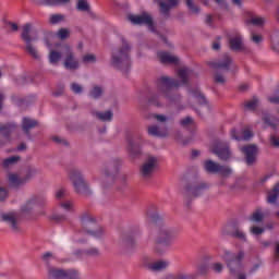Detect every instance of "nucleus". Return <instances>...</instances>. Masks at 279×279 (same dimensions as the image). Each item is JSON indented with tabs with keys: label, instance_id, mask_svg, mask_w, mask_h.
I'll use <instances>...</instances> for the list:
<instances>
[{
	"label": "nucleus",
	"instance_id": "f257e3e1",
	"mask_svg": "<svg viewBox=\"0 0 279 279\" xmlns=\"http://www.w3.org/2000/svg\"><path fill=\"white\" fill-rule=\"evenodd\" d=\"M178 77L180 78V82H178L177 80L170 78L169 76H161L157 81V87L159 88V94L150 97L149 105L160 108L166 105V101L173 100V98L170 97V90L172 88H178L186 84L191 77V70L187 68H181L180 70H178Z\"/></svg>",
	"mask_w": 279,
	"mask_h": 279
},
{
	"label": "nucleus",
	"instance_id": "f03ea898",
	"mask_svg": "<svg viewBox=\"0 0 279 279\" xmlns=\"http://www.w3.org/2000/svg\"><path fill=\"white\" fill-rule=\"evenodd\" d=\"M245 257V253L243 251H239L238 253H232L231 251L226 250L225 254L221 256V259L226 262V265L229 268V271L233 276H236V279H246V276L242 274L243 264L242 260Z\"/></svg>",
	"mask_w": 279,
	"mask_h": 279
},
{
	"label": "nucleus",
	"instance_id": "7ed1b4c3",
	"mask_svg": "<svg viewBox=\"0 0 279 279\" xmlns=\"http://www.w3.org/2000/svg\"><path fill=\"white\" fill-rule=\"evenodd\" d=\"M111 65L117 70H125L130 66V46L123 44L122 48L114 49L111 54Z\"/></svg>",
	"mask_w": 279,
	"mask_h": 279
},
{
	"label": "nucleus",
	"instance_id": "20e7f679",
	"mask_svg": "<svg viewBox=\"0 0 279 279\" xmlns=\"http://www.w3.org/2000/svg\"><path fill=\"white\" fill-rule=\"evenodd\" d=\"M64 38L66 37L50 36L44 38L45 47L50 50V53H48V62H50L51 65H58V62L61 60V52L56 49H60V41Z\"/></svg>",
	"mask_w": 279,
	"mask_h": 279
},
{
	"label": "nucleus",
	"instance_id": "39448f33",
	"mask_svg": "<svg viewBox=\"0 0 279 279\" xmlns=\"http://www.w3.org/2000/svg\"><path fill=\"white\" fill-rule=\"evenodd\" d=\"M179 3L180 0H158L159 12L163 16H169V12H171L173 8H177ZM185 4L190 12H193V14H199V7L195 5L193 0H185Z\"/></svg>",
	"mask_w": 279,
	"mask_h": 279
},
{
	"label": "nucleus",
	"instance_id": "423d86ee",
	"mask_svg": "<svg viewBox=\"0 0 279 279\" xmlns=\"http://www.w3.org/2000/svg\"><path fill=\"white\" fill-rule=\"evenodd\" d=\"M69 180H71L72 185H74V190L77 192V194H87L88 184L82 177V171L80 169L71 170V172H69Z\"/></svg>",
	"mask_w": 279,
	"mask_h": 279
},
{
	"label": "nucleus",
	"instance_id": "0eeeda50",
	"mask_svg": "<svg viewBox=\"0 0 279 279\" xmlns=\"http://www.w3.org/2000/svg\"><path fill=\"white\" fill-rule=\"evenodd\" d=\"M128 21L132 23V25H146L149 32L156 34V25L154 24V17L148 13H142L140 15L129 14Z\"/></svg>",
	"mask_w": 279,
	"mask_h": 279
},
{
	"label": "nucleus",
	"instance_id": "6e6552de",
	"mask_svg": "<svg viewBox=\"0 0 279 279\" xmlns=\"http://www.w3.org/2000/svg\"><path fill=\"white\" fill-rule=\"evenodd\" d=\"M48 279H80V272L74 269L48 268Z\"/></svg>",
	"mask_w": 279,
	"mask_h": 279
},
{
	"label": "nucleus",
	"instance_id": "1a4fd4ad",
	"mask_svg": "<svg viewBox=\"0 0 279 279\" xmlns=\"http://www.w3.org/2000/svg\"><path fill=\"white\" fill-rule=\"evenodd\" d=\"M204 169L205 171L213 173V174H217L220 173V175H222L223 178H228L229 175H231L232 173V169L226 166H221L215 161L211 160H207L204 163Z\"/></svg>",
	"mask_w": 279,
	"mask_h": 279
},
{
	"label": "nucleus",
	"instance_id": "9d476101",
	"mask_svg": "<svg viewBox=\"0 0 279 279\" xmlns=\"http://www.w3.org/2000/svg\"><path fill=\"white\" fill-rule=\"evenodd\" d=\"M209 149L222 161H228L232 156L231 150H229V146L222 142H213Z\"/></svg>",
	"mask_w": 279,
	"mask_h": 279
},
{
	"label": "nucleus",
	"instance_id": "9b49d317",
	"mask_svg": "<svg viewBox=\"0 0 279 279\" xmlns=\"http://www.w3.org/2000/svg\"><path fill=\"white\" fill-rule=\"evenodd\" d=\"M177 236V231L173 229L165 228L159 231V234L156 238V244L160 246H169L171 241Z\"/></svg>",
	"mask_w": 279,
	"mask_h": 279
},
{
	"label": "nucleus",
	"instance_id": "f8f14e48",
	"mask_svg": "<svg viewBox=\"0 0 279 279\" xmlns=\"http://www.w3.org/2000/svg\"><path fill=\"white\" fill-rule=\"evenodd\" d=\"M157 166V157H147L146 161H144L143 166H141V175H143V178H149L154 171H156Z\"/></svg>",
	"mask_w": 279,
	"mask_h": 279
},
{
	"label": "nucleus",
	"instance_id": "ddd939ff",
	"mask_svg": "<svg viewBox=\"0 0 279 279\" xmlns=\"http://www.w3.org/2000/svg\"><path fill=\"white\" fill-rule=\"evenodd\" d=\"M243 156H245L246 165L252 166L256 161V156L258 155V147L256 145H246L240 147Z\"/></svg>",
	"mask_w": 279,
	"mask_h": 279
},
{
	"label": "nucleus",
	"instance_id": "4468645a",
	"mask_svg": "<svg viewBox=\"0 0 279 279\" xmlns=\"http://www.w3.org/2000/svg\"><path fill=\"white\" fill-rule=\"evenodd\" d=\"M31 179L22 175V172H10L8 177L9 185L13 189L24 186Z\"/></svg>",
	"mask_w": 279,
	"mask_h": 279
},
{
	"label": "nucleus",
	"instance_id": "2eb2a0df",
	"mask_svg": "<svg viewBox=\"0 0 279 279\" xmlns=\"http://www.w3.org/2000/svg\"><path fill=\"white\" fill-rule=\"evenodd\" d=\"M232 65V59L231 57L226 53L223 54L218 61H211L209 62V66H211L215 70H221V71H229V68Z\"/></svg>",
	"mask_w": 279,
	"mask_h": 279
},
{
	"label": "nucleus",
	"instance_id": "dca6fc26",
	"mask_svg": "<svg viewBox=\"0 0 279 279\" xmlns=\"http://www.w3.org/2000/svg\"><path fill=\"white\" fill-rule=\"evenodd\" d=\"M63 65L65 70H77L80 68V62L74 58L73 52L68 48V46H65Z\"/></svg>",
	"mask_w": 279,
	"mask_h": 279
},
{
	"label": "nucleus",
	"instance_id": "f3484780",
	"mask_svg": "<svg viewBox=\"0 0 279 279\" xmlns=\"http://www.w3.org/2000/svg\"><path fill=\"white\" fill-rule=\"evenodd\" d=\"M157 57L163 64L180 65V59H178L177 56H173L167 51H159V53H157Z\"/></svg>",
	"mask_w": 279,
	"mask_h": 279
},
{
	"label": "nucleus",
	"instance_id": "a211bd4d",
	"mask_svg": "<svg viewBox=\"0 0 279 279\" xmlns=\"http://www.w3.org/2000/svg\"><path fill=\"white\" fill-rule=\"evenodd\" d=\"M35 5H48L49 8H58L71 3V0H31Z\"/></svg>",
	"mask_w": 279,
	"mask_h": 279
},
{
	"label": "nucleus",
	"instance_id": "6ab92c4d",
	"mask_svg": "<svg viewBox=\"0 0 279 279\" xmlns=\"http://www.w3.org/2000/svg\"><path fill=\"white\" fill-rule=\"evenodd\" d=\"M231 137L235 141H250L253 137V133L248 129L241 131L232 130Z\"/></svg>",
	"mask_w": 279,
	"mask_h": 279
},
{
	"label": "nucleus",
	"instance_id": "aec40b11",
	"mask_svg": "<svg viewBox=\"0 0 279 279\" xmlns=\"http://www.w3.org/2000/svg\"><path fill=\"white\" fill-rule=\"evenodd\" d=\"M147 133L154 137H166L169 135L167 126L151 125L147 129Z\"/></svg>",
	"mask_w": 279,
	"mask_h": 279
},
{
	"label": "nucleus",
	"instance_id": "412c9836",
	"mask_svg": "<svg viewBox=\"0 0 279 279\" xmlns=\"http://www.w3.org/2000/svg\"><path fill=\"white\" fill-rule=\"evenodd\" d=\"M0 218L2 219V221H5V223H9L13 231H16L19 229V227H16L17 215L15 213H2V215H0Z\"/></svg>",
	"mask_w": 279,
	"mask_h": 279
},
{
	"label": "nucleus",
	"instance_id": "4be33fe9",
	"mask_svg": "<svg viewBox=\"0 0 279 279\" xmlns=\"http://www.w3.org/2000/svg\"><path fill=\"white\" fill-rule=\"evenodd\" d=\"M170 262L166 259H161L159 262H154L153 264H149L148 268L150 271L159 272L167 268H169Z\"/></svg>",
	"mask_w": 279,
	"mask_h": 279
},
{
	"label": "nucleus",
	"instance_id": "5701e85b",
	"mask_svg": "<svg viewBox=\"0 0 279 279\" xmlns=\"http://www.w3.org/2000/svg\"><path fill=\"white\" fill-rule=\"evenodd\" d=\"M128 150L130 157L137 158L142 155V145L130 140Z\"/></svg>",
	"mask_w": 279,
	"mask_h": 279
},
{
	"label": "nucleus",
	"instance_id": "b1692460",
	"mask_svg": "<svg viewBox=\"0 0 279 279\" xmlns=\"http://www.w3.org/2000/svg\"><path fill=\"white\" fill-rule=\"evenodd\" d=\"M21 125L23 128V132L26 133V135H27V133H29V131H32L34 128H36L37 121L34 119H29V118H23Z\"/></svg>",
	"mask_w": 279,
	"mask_h": 279
},
{
	"label": "nucleus",
	"instance_id": "393cba45",
	"mask_svg": "<svg viewBox=\"0 0 279 279\" xmlns=\"http://www.w3.org/2000/svg\"><path fill=\"white\" fill-rule=\"evenodd\" d=\"M191 99L195 102H198V105L207 104V99L205 98L204 94L201 93L199 89H195V92L191 93Z\"/></svg>",
	"mask_w": 279,
	"mask_h": 279
},
{
	"label": "nucleus",
	"instance_id": "a878e982",
	"mask_svg": "<svg viewBox=\"0 0 279 279\" xmlns=\"http://www.w3.org/2000/svg\"><path fill=\"white\" fill-rule=\"evenodd\" d=\"M24 43H26V51L33 56V58H38L37 50L34 48V46L31 44L32 43V37L29 36H24L23 37Z\"/></svg>",
	"mask_w": 279,
	"mask_h": 279
},
{
	"label": "nucleus",
	"instance_id": "bb28decb",
	"mask_svg": "<svg viewBox=\"0 0 279 279\" xmlns=\"http://www.w3.org/2000/svg\"><path fill=\"white\" fill-rule=\"evenodd\" d=\"M229 44L233 51H241L243 49V43L241 37H231V40H229Z\"/></svg>",
	"mask_w": 279,
	"mask_h": 279
},
{
	"label": "nucleus",
	"instance_id": "cd10ccee",
	"mask_svg": "<svg viewBox=\"0 0 279 279\" xmlns=\"http://www.w3.org/2000/svg\"><path fill=\"white\" fill-rule=\"evenodd\" d=\"M277 198H279V183L274 187L272 192H269L267 196V203L274 205L277 203Z\"/></svg>",
	"mask_w": 279,
	"mask_h": 279
},
{
	"label": "nucleus",
	"instance_id": "c85d7f7f",
	"mask_svg": "<svg viewBox=\"0 0 279 279\" xmlns=\"http://www.w3.org/2000/svg\"><path fill=\"white\" fill-rule=\"evenodd\" d=\"M39 173V170L36 167H27L26 170H24V174H21L25 179L32 180L34 177Z\"/></svg>",
	"mask_w": 279,
	"mask_h": 279
},
{
	"label": "nucleus",
	"instance_id": "c756f323",
	"mask_svg": "<svg viewBox=\"0 0 279 279\" xmlns=\"http://www.w3.org/2000/svg\"><path fill=\"white\" fill-rule=\"evenodd\" d=\"M15 128L16 126H15L14 123H10V124H5L3 126H0V134L8 137L10 135V133H12L15 130Z\"/></svg>",
	"mask_w": 279,
	"mask_h": 279
},
{
	"label": "nucleus",
	"instance_id": "7c9ffc66",
	"mask_svg": "<svg viewBox=\"0 0 279 279\" xmlns=\"http://www.w3.org/2000/svg\"><path fill=\"white\" fill-rule=\"evenodd\" d=\"M78 12H90V4L86 0H78L76 4Z\"/></svg>",
	"mask_w": 279,
	"mask_h": 279
},
{
	"label": "nucleus",
	"instance_id": "2f4dec72",
	"mask_svg": "<svg viewBox=\"0 0 279 279\" xmlns=\"http://www.w3.org/2000/svg\"><path fill=\"white\" fill-rule=\"evenodd\" d=\"M32 32H34V34H36V31L34 28V24L32 23H26L22 26V34L21 36H28L32 34Z\"/></svg>",
	"mask_w": 279,
	"mask_h": 279
},
{
	"label": "nucleus",
	"instance_id": "473e14b6",
	"mask_svg": "<svg viewBox=\"0 0 279 279\" xmlns=\"http://www.w3.org/2000/svg\"><path fill=\"white\" fill-rule=\"evenodd\" d=\"M101 95H104V88H101L100 86H94L92 88V92H89V97L94 99H98L99 97H101Z\"/></svg>",
	"mask_w": 279,
	"mask_h": 279
},
{
	"label": "nucleus",
	"instance_id": "72a5a7b5",
	"mask_svg": "<svg viewBox=\"0 0 279 279\" xmlns=\"http://www.w3.org/2000/svg\"><path fill=\"white\" fill-rule=\"evenodd\" d=\"M93 227L95 228V231H88L89 235H93L95 239H99L104 235V229L101 227H98L97 223H93Z\"/></svg>",
	"mask_w": 279,
	"mask_h": 279
},
{
	"label": "nucleus",
	"instance_id": "f704fd0d",
	"mask_svg": "<svg viewBox=\"0 0 279 279\" xmlns=\"http://www.w3.org/2000/svg\"><path fill=\"white\" fill-rule=\"evenodd\" d=\"M60 208L65 213H73L74 204L72 201H64L60 203Z\"/></svg>",
	"mask_w": 279,
	"mask_h": 279
},
{
	"label": "nucleus",
	"instance_id": "c9c22d12",
	"mask_svg": "<svg viewBox=\"0 0 279 279\" xmlns=\"http://www.w3.org/2000/svg\"><path fill=\"white\" fill-rule=\"evenodd\" d=\"M95 117L98 118L101 121H111L112 120V112L107 111V112H96Z\"/></svg>",
	"mask_w": 279,
	"mask_h": 279
},
{
	"label": "nucleus",
	"instance_id": "e433bc0d",
	"mask_svg": "<svg viewBox=\"0 0 279 279\" xmlns=\"http://www.w3.org/2000/svg\"><path fill=\"white\" fill-rule=\"evenodd\" d=\"M207 184H201L198 186H195L194 189H192V196H201V194L204 193L205 189H207Z\"/></svg>",
	"mask_w": 279,
	"mask_h": 279
},
{
	"label": "nucleus",
	"instance_id": "4c0bfd02",
	"mask_svg": "<svg viewBox=\"0 0 279 279\" xmlns=\"http://www.w3.org/2000/svg\"><path fill=\"white\" fill-rule=\"evenodd\" d=\"M82 61L85 64H92V63H96L97 62V56H95L94 53H87L82 58Z\"/></svg>",
	"mask_w": 279,
	"mask_h": 279
},
{
	"label": "nucleus",
	"instance_id": "58836bf2",
	"mask_svg": "<svg viewBox=\"0 0 279 279\" xmlns=\"http://www.w3.org/2000/svg\"><path fill=\"white\" fill-rule=\"evenodd\" d=\"M19 160H20V157H16V156L3 159V168H9V167L15 165Z\"/></svg>",
	"mask_w": 279,
	"mask_h": 279
},
{
	"label": "nucleus",
	"instance_id": "ea45409f",
	"mask_svg": "<svg viewBox=\"0 0 279 279\" xmlns=\"http://www.w3.org/2000/svg\"><path fill=\"white\" fill-rule=\"evenodd\" d=\"M4 27L10 28V31L14 34L19 29V24L14 22H10L5 19L2 20Z\"/></svg>",
	"mask_w": 279,
	"mask_h": 279
},
{
	"label": "nucleus",
	"instance_id": "a19ab883",
	"mask_svg": "<svg viewBox=\"0 0 279 279\" xmlns=\"http://www.w3.org/2000/svg\"><path fill=\"white\" fill-rule=\"evenodd\" d=\"M248 23L255 27H263L265 25V17H252Z\"/></svg>",
	"mask_w": 279,
	"mask_h": 279
},
{
	"label": "nucleus",
	"instance_id": "79ce46f5",
	"mask_svg": "<svg viewBox=\"0 0 279 279\" xmlns=\"http://www.w3.org/2000/svg\"><path fill=\"white\" fill-rule=\"evenodd\" d=\"M258 98H253L251 101L245 104V110L253 111L258 107Z\"/></svg>",
	"mask_w": 279,
	"mask_h": 279
},
{
	"label": "nucleus",
	"instance_id": "37998d69",
	"mask_svg": "<svg viewBox=\"0 0 279 279\" xmlns=\"http://www.w3.org/2000/svg\"><path fill=\"white\" fill-rule=\"evenodd\" d=\"M36 204V202L34 199L27 201L23 207H21V211L23 213H29L31 210H33L34 205Z\"/></svg>",
	"mask_w": 279,
	"mask_h": 279
},
{
	"label": "nucleus",
	"instance_id": "c03bdc74",
	"mask_svg": "<svg viewBox=\"0 0 279 279\" xmlns=\"http://www.w3.org/2000/svg\"><path fill=\"white\" fill-rule=\"evenodd\" d=\"M263 213L262 210H256L255 213H253L252 217H250V221H254V222H260L263 221Z\"/></svg>",
	"mask_w": 279,
	"mask_h": 279
},
{
	"label": "nucleus",
	"instance_id": "a18cd8bd",
	"mask_svg": "<svg viewBox=\"0 0 279 279\" xmlns=\"http://www.w3.org/2000/svg\"><path fill=\"white\" fill-rule=\"evenodd\" d=\"M233 238L239 239L240 241H246V234L241 229H235L232 232Z\"/></svg>",
	"mask_w": 279,
	"mask_h": 279
},
{
	"label": "nucleus",
	"instance_id": "49530a36",
	"mask_svg": "<svg viewBox=\"0 0 279 279\" xmlns=\"http://www.w3.org/2000/svg\"><path fill=\"white\" fill-rule=\"evenodd\" d=\"M64 21V15L62 14H53L50 16V23L52 25H57V23H62Z\"/></svg>",
	"mask_w": 279,
	"mask_h": 279
},
{
	"label": "nucleus",
	"instance_id": "de8ad7c7",
	"mask_svg": "<svg viewBox=\"0 0 279 279\" xmlns=\"http://www.w3.org/2000/svg\"><path fill=\"white\" fill-rule=\"evenodd\" d=\"M250 233H252L253 235H262L263 233H265V228H262V227H251L250 228Z\"/></svg>",
	"mask_w": 279,
	"mask_h": 279
},
{
	"label": "nucleus",
	"instance_id": "09e8293b",
	"mask_svg": "<svg viewBox=\"0 0 279 279\" xmlns=\"http://www.w3.org/2000/svg\"><path fill=\"white\" fill-rule=\"evenodd\" d=\"M54 197H57L58 201H62L66 197V190L63 187L58 189L57 192H54Z\"/></svg>",
	"mask_w": 279,
	"mask_h": 279
},
{
	"label": "nucleus",
	"instance_id": "8fccbe9b",
	"mask_svg": "<svg viewBox=\"0 0 279 279\" xmlns=\"http://www.w3.org/2000/svg\"><path fill=\"white\" fill-rule=\"evenodd\" d=\"M163 279H187V276L185 274H178V275L168 274L167 276H165Z\"/></svg>",
	"mask_w": 279,
	"mask_h": 279
},
{
	"label": "nucleus",
	"instance_id": "3c124183",
	"mask_svg": "<svg viewBox=\"0 0 279 279\" xmlns=\"http://www.w3.org/2000/svg\"><path fill=\"white\" fill-rule=\"evenodd\" d=\"M153 118L159 123H166L169 121V117H166L165 114H153Z\"/></svg>",
	"mask_w": 279,
	"mask_h": 279
},
{
	"label": "nucleus",
	"instance_id": "603ef678",
	"mask_svg": "<svg viewBox=\"0 0 279 279\" xmlns=\"http://www.w3.org/2000/svg\"><path fill=\"white\" fill-rule=\"evenodd\" d=\"M263 121H264V123H266V125H271V126H274V125L277 124V120H274V122L270 121V116H269V114H266V113L263 114Z\"/></svg>",
	"mask_w": 279,
	"mask_h": 279
},
{
	"label": "nucleus",
	"instance_id": "864d4df0",
	"mask_svg": "<svg viewBox=\"0 0 279 279\" xmlns=\"http://www.w3.org/2000/svg\"><path fill=\"white\" fill-rule=\"evenodd\" d=\"M208 265L207 264H201L197 267V271L198 274H201L202 276L206 275L208 272Z\"/></svg>",
	"mask_w": 279,
	"mask_h": 279
},
{
	"label": "nucleus",
	"instance_id": "5fc2aeb1",
	"mask_svg": "<svg viewBox=\"0 0 279 279\" xmlns=\"http://www.w3.org/2000/svg\"><path fill=\"white\" fill-rule=\"evenodd\" d=\"M211 269L215 271V274H221L223 266L221 263H215L211 265Z\"/></svg>",
	"mask_w": 279,
	"mask_h": 279
},
{
	"label": "nucleus",
	"instance_id": "6e6d98bb",
	"mask_svg": "<svg viewBox=\"0 0 279 279\" xmlns=\"http://www.w3.org/2000/svg\"><path fill=\"white\" fill-rule=\"evenodd\" d=\"M84 254L87 255V256H98L99 251H98L97 247H92V248L85 251Z\"/></svg>",
	"mask_w": 279,
	"mask_h": 279
},
{
	"label": "nucleus",
	"instance_id": "4d7b16f0",
	"mask_svg": "<svg viewBox=\"0 0 279 279\" xmlns=\"http://www.w3.org/2000/svg\"><path fill=\"white\" fill-rule=\"evenodd\" d=\"M71 90L74 94L80 95L82 93V86L80 84H71Z\"/></svg>",
	"mask_w": 279,
	"mask_h": 279
},
{
	"label": "nucleus",
	"instance_id": "13d9d810",
	"mask_svg": "<svg viewBox=\"0 0 279 279\" xmlns=\"http://www.w3.org/2000/svg\"><path fill=\"white\" fill-rule=\"evenodd\" d=\"M270 145L275 148H279V137L276 135H270Z\"/></svg>",
	"mask_w": 279,
	"mask_h": 279
},
{
	"label": "nucleus",
	"instance_id": "bf43d9fd",
	"mask_svg": "<svg viewBox=\"0 0 279 279\" xmlns=\"http://www.w3.org/2000/svg\"><path fill=\"white\" fill-rule=\"evenodd\" d=\"M215 82L218 83V84H225L226 83V78H225V76H222V74L216 73Z\"/></svg>",
	"mask_w": 279,
	"mask_h": 279
},
{
	"label": "nucleus",
	"instance_id": "052dcab7",
	"mask_svg": "<svg viewBox=\"0 0 279 279\" xmlns=\"http://www.w3.org/2000/svg\"><path fill=\"white\" fill-rule=\"evenodd\" d=\"M71 32L69 31V28H60L56 36H69Z\"/></svg>",
	"mask_w": 279,
	"mask_h": 279
},
{
	"label": "nucleus",
	"instance_id": "680f3d73",
	"mask_svg": "<svg viewBox=\"0 0 279 279\" xmlns=\"http://www.w3.org/2000/svg\"><path fill=\"white\" fill-rule=\"evenodd\" d=\"M51 220H54V221H64V219H66V217L64 215H51L50 217Z\"/></svg>",
	"mask_w": 279,
	"mask_h": 279
},
{
	"label": "nucleus",
	"instance_id": "e2e57ef3",
	"mask_svg": "<svg viewBox=\"0 0 279 279\" xmlns=\"http://www.w3.org/2000/svg\"><path fill=\"white\" fill-rule=\"evenodd\" d=\"M181 125L186 126L193 123V118L185 117L183 120L180 121Z\"/></svg>",
	"mask_w": 279,
	"mask_h": 279
},
{
	"label": "nucleus",
	"instance_id": "0e129e2a",
	"mask_svg": "<svg viewBox=\"0 0 279 279\" xmlns=\"http://www.w3.org/2000/svg\"><path fill=\"white\" fill-rule=\"evenodd\" d=\"M8 198V190L0 187V202H3Z\"/></svg>",
	"mask_w": 279,
	"mask_h": 279
},
{
	"label": "nucleus",
	"instance_id": "69168bd1",
	"mask_svg": "<svg viewBox=\"0 0 279 279\" xmlns=\"http://www.w3.org/2000/svg\"><path fill=\"white\" fill-rule=\"evenodd\" d=\"M216 1V3L222 8V10H228V2H226V0H214Z\"/></svg>",
	"mask_w": 279,
	"mask_h": 279
},
{
	"label": "nucleus",
	"instance_id": "338daca9",
	"mask_svg": "<svg viewBox=\"0 0 279 279\" xmlns=\"http://www.w3.org/2000/svg\"><path fill=\"white\" fill-rule=\"evenodd\" d=\"M270 41L272 43V49L277 51L279 49V40L277 39V37H272Z\"/></svg>",
	"mask_w": 279,
	"mask_h": 279
},
{
	"label": "nucleus",
	"instance_id": "774afa93",
	"mask_svg": "<svg viewBox=\"0 0 279 279\" xmlns=\"http://www.w3.org/2000/svg\"><path fill=\"white\" fill-rule=\"evenodd\" d=\"M252 41L255 44V45H260L263 43V37L262 36H253L252 37Z\"/></svg>",
	"mask_w": 279,
	"mask_h": 279
}]
</instances>
